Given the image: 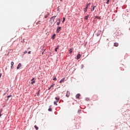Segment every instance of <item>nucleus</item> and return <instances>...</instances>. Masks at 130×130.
I'll return each instance as SVG.
<instances>
[{
    "label": "nucleus",
    "mask_w": 130,
    "mask_h": 130,
    "mask_svg": "<svg viewBox=\"0 0 130 130\" xmlns=\"http://www.w3.org/2000/svg\"><path fill=\"white\" fill-rule=\"evenodd\" d=\"M119 44L118 43H114V46H115V47H117V46H118Z\"/></svg>",
    "instance_id": "8"
},
{
    "label": "nucleus",
    "mask_w": 130,
    "mask_h": 130,
    "mask_svg": "<svg viewBox=\"0 0 130 130\" xmlns=\"http://www.w3.org/2000/svg\"><path fill=\"white\" fill-rule=\"evenodd\" d=\"M4 95H6V93H4Z\"/></svg>",
    "instance_id": "41"
},
{
    "label": "nucleus",
    "mask_w": 130,
    "mask_h": 130,
    "mask_svg": "<svg viewBox=\"0 0 130 130\" xmlns=\"http://www.w3.org/2000/svg\"><path fill=\"white\" fill-rule=\"evenodd\" d=\"M48 17V15H46L45 16V18L46 19V18H47Z\"/></svg>",
    "instance_id": "32"
},
{
    "label": "nucleus",
    "mask_w": 130,
    "mask_h": 130,
    "mask_svg": "<svg viewBox=\"0 0 130 130\" xmlns=\"http://www.w3.org/2000/svg\"><path fill=\"white\" fill-rule=\"evenodd\" d=\"M53 80V81H56V77H54Z\"/></svg>",
    "instance_id": "27"
},
{
    "label": "nucleus",
    "mask_w": 130,
    "mask_h": 130,
    "mask_svg": "<svg viewBox=\"0 0 130 130\" xmlns=\"http://www.w3.org/2000/svg\"><path fill=\"white\" fill-rule=\"evenodd\" d=\"M58 22H60V18H58Z\"/></svg>",
    "instance_id": "34"
},
{
    "label": "nucleus",
    "mask_w": 130,
    "mask_h": 130,
    "mask_svg": "<svg viewBox=\"0 0 130 130\" xmlns=\"http://www.w3.org/2000/svg\"><path fill=\"white\" fill-rule=\"evenodd\" d=\"M64 21H66V18L64 17H63L62 23H63V22H64Z\"/></svg>",
    "instance_id": "25"
},
{
    "label": "nucleus",
    "mask_w": 130,
    "mask_h": 130,
    "mask_svg": "<svg viewBox=\"0 0 130 130\" xmlns=\"http://www.w3.org/2000/svg\"><path fill=\"white\" fill-rule=\"evenodd\" d=\"M61 2H62L63 0H60Z\"/></svg>",
    "instance_id": "40"
},
{
    "label": "nucleus",
    "mask_w": 130,
    "mask_h": 130,
    "mask_svg": "<svg viewBox=\"0 0 130 130\" xmlns=\"http://www.w3.org/2000/svg\"><path fill=\"white\" fill-rule=\"evenodd\" d=\"M41 22V21H38V22L36 23V25H38V24H40V22Z\"/></svg>",
    "instance_id": "18"
},
{
    "label": "nucleus",
    "mask_w": 130,
    "mask_h": 130,
    "mask_svg": "<svg viewBox=\"0 0 130 130\" xmlns=\"http://www.w3.org/2000/svg\"><path fill=\"white\" fill-rule=\"evenodd\" d=\"M55 99L56 100V102H58V101H59V97H56Z\"/></svg>",
    "instance_id": "11"
},
{
    "label": "nucleus",
    "mask_w": 130,
    "mask_h": 130,
    "mask_svg": "<svg viewBox=\"0 0 130 130\" xmlns=\"http://www.w3.org/2000/svg\"><path fill=\"white\" fill-rule=\"evenodd\" d=\"M70 95H71V93H70V91H67V93H66V97L69 98V97H70Z\"/></svg>",
    "instance_id": "3"
},
{
    "label": "nucleus",
    "mask_w": 130,
    "mask_h": 130,
    "mask_svg": "<svg viewBox=\"0 0 130 130\" xmlns=\"http://www.w3.org/2000/svg\"><path fill=\"white\" fill-rule=\"evenodd\" d=\"M28 54H31V51H28Z\"/></svg>",
    "instance_id": "31"
},
{
    "label": "nucleus",
    "mask_w": 130,
    "mask_h": 130,
    "mask_svg": "<svg viewBox=\"0 0 130 130\" xmlns=\"http://www.w3.org/2000/svg\"><path fill=\"white\" fill-rule=\"evenodd\" d=\"M89 5H90V4H87V6L86 7V8H87V9H88V6H89Z\"/></svg>",
    "instance_id": "26"
},
{
    "label": "nucleus",
    "mask_w": 130,
    "mask_h": 130,
    "mask_svg": "<svg viewBox=\"0 0 130 130\" xmlns=\"http://www.w3.org/2000/svg\"><path fill=\"white\" fill-rule=\"evenodd\" d=\"M56 24H57V26H59V25L60 24V22L58 21V22H57Z\"/></svg>",
    "instance_id": "20"
},
{
    "label": "nucleus",
    "mask_w": 130,
    "mask_h": 130,
    "mask_svg": "<svg viewBox=\"0 0 130 130\" xmlns=\"http://www.w3.org/2000/svg\"><path fill=\"white\" fill-rule=\"evenodd\" d=\"M35 80V78H33L32 79H31V85H33V84H35V81L34 80Z\"/></svg>",
    "instance_id": "5"
},
{
    "label": "nucleus",
    "mask_w": 130,
    "mask_h": 130,
    "mask_svg": "<svg viewBox=\"0 0 130 130\" xmlns=\"http://www.w3.org/2000/svg\"><path fill=\"white\" fill-rule=\"evenodd\" d=\"M77 59H79V58H80L81 57V54H78L77 56Z\"/></svg>",
    "instance_id": "10"
},
{
    "label": "nucleus",
    "mask_w": 130,
    "mask_h": 130,
    "mask_svg": "<svg viewBox=\"0 0 130 130\" xmlns=\"http://www.w3.org/2000/svg\"><path fill=\"white\" fill-rule=\"evenodd\" d=\"M106 4H107V5L109 4V0H107Z\"/></svg>",
    "instance_id": "28"
},
{
    "label": "nucleus",
    "mask_w": 130,
    "mask_h": 130,
    "mask_svg": "<svg viewBox=\"0 0 130 130\" xmlns=\"http://www.w3.org/2000/svg\"><path fill=\"white\" fill-rule=\"evenodd\" d=\"M3 111V110H1V111H0V113H2V112Z\"/></svg>",
    "instance_id": "37"
},
{
    "label": "nucleus",
    "mask_w": 130,
    "mask_h": 130,
    "mask_svg": "<svg viewBox=\"0 0 130 130\" xmlns=\"http://www.w3.org/2000/svg\"><path fill=\"white\" fill-rule=\"evenodd\" d=\"M21 67H22V64L21 63H19L17 66V70H19V69H20Z\"/></svg>",
    "instance_id": "4"
},
{
    "label": "nucleus",
    "mask_w": 130,
    "mask_h": 130,
    "mask_svg": "<svg viewBox=\"0 0 130 130\" xmlns=\"http://www.w3.org/2000/svg\"><path fill=\"white\" fill-rule=\"evenodd\" d=\"M27 51H25L24 52V54H26V53H27Z\"/></svg>",
    "instance_id": "29"
},
{
    "label": "nucleus",
    "mask_w": 130,
    "mask_h": 130,
    "mask_svg": "<svg viewBox=\"0 0 130 130\" xmlns=\"http://www.w3.org/2000/svg\"><path fill=\"white\" fill-rule=\"evenodd\" d=\"M34 127H35V128H36V130H38V127H37V126L36 125H35V126H34Z\"/></svg>",
    "instance_id": "17"
},
{
    "label": "nucleus",
    "mask_w": 130,
    "mask_h": 130,
    "mask_svg": "<svg viewBox=\"0 0 130 130\" xmlns=\"http://www.w3.org/2000/svg\"><path fill=\"white\" fill-rule=\"evenodd\" d=\"M0 116H2V113H0Z\"/></svg>",
    "instance_id": "39"
},
{
    "label": "nucleus",
    "mask_w": 130,
    "mask_h": 130,
    "mask_svg": "<svg viewBox=\"0 0 130 130\" xmlns=\"http://www.w3.org/2000/svg\"><path fill=\"white\" fill-rule=\"evenodd\" d=\"M53 86H54V84L52 85L48 90H50V89H51L52 87H53Z\"/></svg>",
    "instance_id": "22"
},
{
    "label": "nucleus",
    "mask_w": 130,
    "mask_h": 130,
    "mask_svg": "<svg viewBox=\"0 0 130 130\" xmlns=\"http://www.w3.org/2000/svg\"><path fill=\"white\" fill-rule=\"evenodd\" d=\"M101 34V30H99L97 34V36H99V35Z\"/></svg>",
    "instance_id": "13"
},
{
    "label": "nucleus",
    "mask_w": 130,
    "mask_h": 130,
    "mask_svg": "<svg viewBox=\"0 0 130 130\" xmlns=\"http://www.w3.org/2000/svg\"><path fill=\"white\" fill-rule=\"evenodd\" d=\"M89 16H90L89 15H87V16H86L85 17H84V19L85 20H88V18H89Z\"/></svg>",
    "instance_id": "12"
},
{
    "label": "nucleus",
    "mask_w": 130,
    "mask_h": 130,
    "mask_svg": "<svg viewBox=\"0 0 130 130\" xmlns=\"http://www.w3.org/2000/svg\"><path fill=\"white\" fill-rule=\"evenodd\" d=\"M55 38V34H54L52 37V39L53 40H54Z\"/></svg>",
    "instance_id": "15"
},
{
    "label": "nucleus",
    "mask_w": 130,
    "mask_h": 130,
    "mask_svg": "<svg viewBox=\"0 0 130 130\" xmlns=\"http://www.w3.org/2000/svg\"><path fill=\"white\" fill-rule=\"evenodd\" d=\"M48 111H52V109H51V108H50L48 109Z\"/></svg>",
    "instance_id": "24"
},
{
    "label": "nucleus",
    "mask_w": 130,
    "mask_h": 130,
    "mask_svg": "<svg viewBox=\"0 0 130 130\" xmlns=\"http://www.w3.org/2000/svg\"><path fill=\"white\" fill-rule=\"evenodd\" d=\"M58 48H59V46H57V47L55 49V51H56V52H57V49H58Z\"/></svg>",
    "instance_id": "16"
},
{
    "label": "nucleus",
    "mask_w": 130,
    "mask_h": 130,
    "mask_svg": "<svg viewBox=\"0 0 130 130\" xmlns=\"http://www.w3.org/2000/svg\"><path fill=\"white\" fill-rule=\"evenodd\" d=\"M57 102H56H56H54V105H56V106H57Z\"/></svg>",
    "instance_id": "21"
},
{
    "label": "nucleus",
    "mask_w": 130,
    "mask_h": 130,
    "mask_svg": "<svg viewBox=\"0 0 130 130\" xmlns=\"http://www.w3.org/2000/svg\"><path fill=\"white\" fill-rule=\"evenodd\" d=\"M44 51V52L45 51V49L43 50V52Z\"/></svg>",
    "instance_id": "38"
},
{
    "label": "nucleus",
    "mask_w": 130,
    "mask_h": 130,
    "mask_svg": "<svg viewBox=\"0 0 130 130\" xmlns=\"http://www.w3.org/2000/svg\"><path fill=\"white\" fill-rule=\"evenodd\" d=\"M87 7L85 8V9H84V13H86L87 12Z\"/></svg>",
    "instance_id": "23"
},
{
    "label": "nucleus",
    "mask_w": 130,
    "mask_h": 130,
    "mask_svg": "<svg viewBox=\"0 0 130 130\" xmlns=\"http://www.w3.org/2000/svg\"><path fill=\"white\" fill-rule=\"evenodd\" d=\"M64 80H66V78H63L59 81V83H63V82H64Z\"/></svg>",
    "instance_id": "6"
},
{
    "label": "nucleus",
    "mask_w": 130,
    "mask_h": 130,
    "mask_svg": "<svg viewBox=\"0 0 130 130\" xmlns=\"http://www.w3.org/2000/svg\"><path fill=\"white\" fill-rule=\"evenodd\" d=\"M11 68L12 69L13 66H14V62L12 61V62H11Z\"/></svg>",
    "instance_id": "14"
},
{
    "label": "nucleus",
    "mask_w": 130,
    "mask_h": 130,
    "mask_svg": "<svg viewBox=\"0 0 130 130\" xmlns=\"http://www.w3.org/2000/svg\"><path fill=\"white\" fill-rule=\"evenodd\" d=\"M61 29V27L60 26H58L57 28V30H56V32L58 33V32H59V31H60V29Z\"/></svg>",
    "instance_id": "2"
},
{
    "label": "nucleus",
    "mask_w": 130,
    "mask_h": 130,
    "mask_svg": "<svg viewBox=\"0 0 130 130\" xmlns=\"http://www.w3.org/2000/svg\"><path fill=\"white\" fill-rule=\"evenodd\" d=\"M99 20H101V17H99Z\"/></svg>",
    "instance_id": "35"
},
{
    "label": "nucleus",
    "mask_w": 130,
    "mask_h": 130,
    "mask_svg": "<svg viewBox=\"0 0 130 130\" xmlns=\"http://www.w3.org/2000/svg\"><path fill=\"white\" fill-rule=\"evenodd\" d=\"M39 92H40V90H39L38 93H37L38 95H39Z\"/></svg>",
    "instance_id": "33"
},
{
    "label": "nucleus",
    "mask_w": 130,
    "mask_h": 130,
    "mask_svg": "<svg viewBox=\"0 0 130 130\" xmlns=\"http://www.w3.org/2000/svg\"><path fill=\"white\" fill-rule=\"evenodd\" d=\"M95 8H96V6H93L92 9H91V11H94V10H95Z\"/></svg>",
    "instance_id": "19"
},
{
    "label": "nucleus",
    "mask_w": 130,
    "mask_h": 130,
    "mask_svg": "<svg viewBox=\"0 0 130 130\" xmlns=\"http://www.w3.org/2000/svg\"><path fill=\"white\" fill-rule=\"evenodd\" d=\"M56 17V16H52V17H51L50 20H51V21H52L53 23H54V20H55Z\"/></svg>",
    "instance_id": "1"
},
{
    "label": "nucleus",
    "mask_w": 130,
    "mask_h": 130,
    "mask_svg": "<svg viewBox=\"0 0 130 130\" xmlns=\"http://www.w3.org/2000/svg\"><path fill=\"white\" fill-rule=\"evenodd\" d=\"M44 53V51H43L42 53V54L43 55Z\"/></svg>",
    "instance_id": "36"
},
{
    "label": "nucleus",
    "mask_w": 130,
    "mask_h": 130,
    "mask_svg": "<svg viewBox=\"0 0 130 130\" xmlns=\"http://www.w3.org/2000/svg\"><path fill=\"white\" fill-rule=\"evenodd\" d=\"M80 96H81V94H80V93H78L76 95V98L77 99H79L80 98Z\"/></svg>",
    "instance_id": "7"
},
{
    "label": "nucleus",
    "mask_w": 130,
    "mask_h": 130,
    "mask_svg": "<svg viewBox=\"0 0 130 130\" xmlns=\"http://www.w3.org/2000/svg\"><path fill=\"white\" fill-rule=\"evenodd\" d=\"M10 97H12V95H8V96H7V98L9 99V98H10Z\"/></svg>",
    "instance_id": "30"
},
{
    "label": "nucleus",
    "mask_w": 130,
    "mask_h": 130,
    "mask_svg": "<svg viewBox=\"0 0 130 130\" xmlns=\"http://www.w3.org/2000/svg\"><path fill=\"white\" fill-rule=\"evenodd\" d=\"M73 50H74V49H73V48L70 49V50H69L70 52H69V53H70V54H72Z\"/></svg>",
    "instance_id": "9"
}]
</instances>
